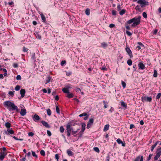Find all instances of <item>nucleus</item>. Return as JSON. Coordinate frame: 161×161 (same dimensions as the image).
<instances>
[{
	"mask_svg": "<svg viewBox=\"0 0 161 161\" xmlns=\"http://www.w3.org/2000/svg\"><path fill=\"white\" fill-rule=\"evenodd\" d=\"M92 125L88 123L87 125V128H89Z\"/></svg>",
	"mask_w": 161,
	"mask_h": 161,
	"instance_id": "obj_58",
	"label": "nucleus"
},
{
	"mask_svg": "<svg viewBox=\"0 0 161 161\" xmlns=\"http://www.w3.org/2000/svg\"><path fill=\"white\" fill-rule=\"evenodd\" d=\"M159 142L157 141V142L155 144H154L153 145L151 148V150L152 151H153V150L154 148L156 147L158 143Z\"/></svg>",
	"mask_w": 161,
	"mask_h": 161,
	"instance_id": "obj_20",
	"label": "nucleus"
},
{
	"mask_svg": "<svg viewBox=\"0 0 161 161\" xmlns=\"http://www.w3.org/2000/svg\"><path fill=\"white\" fill-rule=\"evenodd\" d=\"M152 156H153V155L152 154H149L148 157V158L147 159V161H149L151 159Z\"/></svg>",
	"mask_w": 161,
	"mask_h": 161,
	"instance_id": "obj_53",
	"label": "nucleus"
},
{
	"mask_svg": "<svg viewBox=\"0 0 161 161\" xmlns=\"http://www.w3.org/2000/svg\"><path fill=\"white\" fill-rule=\"evenodd\" d=\"M14 131L11 129H8L7 131H5V133L8 135H9L10 134H14Z\"/></svg>",
	"mask_w": 161,
	"mask_h": 161,
	"instance_id": "obj_11",
	"label": "nucleus"
},
{
	"mask_svg": "<svg viewBox=\"0 0 161 161\" xmlns=\"http://www.w3.org/2000/svg\"><path fill=\"white\" fill-rule=\"evenodd\" d=\"M66 88H67L68 89H69V88H71L72 87H71V85L70 84H67L65 86Z\"/></svg>",
	"mask_w": 161,
	"mask_h": 161,
	"instance_id": "obj_46",
	"label": "nucleus"
},
{
	"mask_svg": "<svg viewBox=\"0 0 161 161\" xmlns=\"http://www.w3.org/2000/svg\"><path fill=\"white\" fill-rule=\"evenodd\" d=\"M158 30L157 29H155L153 32V34L154 35H156L158 32Z\"/></svg>",
	"mask_w": 161,
	"mask_h": 161,
	"instance_id": "obj_61",
	"label": "nucleus"
},
{
	"mask_svg": "<svg viewBox=\"0 0 161 161\" xmlns=\"http://www.w3.org/2000/svg\"><path fill=\"white\" fill-rule=\"evenodd\" d=\"M39 14L41 16V18L42 19V21H43L44 22H45V23L46 22V18H45V16H44V15L42 14V13H40Z\"/></svg>",
	"mask_w": 161,
	"mask_h": 161,
	"instance_id": "obj_13",
	"label": "nucleus"
},
{
	"mask_svg": "<svg viewBox=\"0 0 161 161\" xmlns=\"http://www.w3.org/2000/svg\"><path fill=\"white\" fill-rule=\"evenodd\" d=\"M32 156L33 157H35L36 158H37V155L36 154L35 152H33V151H32Z\"/></svg>",
	"mask_w": 161,
	"mask_h": 161,
	"instance_id": "obj_50",
	"label": "nucleus"
},
{
	"mask_svg": "<svg viewBox=\"0 0 161 161\" xmlns=\"http://www.w3.org/2000/svg\"><path fill=\"white\" fill-rule=\"evenodd\" d=\"M94 150L96 152L99 153V150L97 147H94L93 148Z\"/></svg>",
	"mask_w": 161,
	"mask_h": 161,
	"instance_id": "obj_40",
	"label": "nucleus"
},
{
	"mask_svg": "<svg viewBox=\"0 0 161 161\" xmlns=\"http://www.w3.org/2000/svg\"><path fill=\"white\" fill-rule=\"evenodd\" d=\"M62 90V91L65 93L68 94L69 93V89L66 88V87H64L63 88Z\"/></svg>",
	"mask_w": 161,
	"mask_h": 161,
	"instance_id": "obj_16",
	"label": "nucleus"
},
{
	"mask_svg": "<svg viewBox=\"0 0 161 161\" xmlns=\"http://www.w3.org/2000/svg\"><path fill=\"white\" fill-rule=\"evenodd\" d=\"M3 72L4 73L3 74V75L5 76H6L7 74V71L6 69H5L4 68L3 69Z\"/></svg>",
	"mask_w": 161,
	"mask_h": 161,
	"instance_id": "obj_34",
	"label": "nucleus"
},
{
	"mask_svg": "<svg viewBox=\"0 0 161 161\" xmlns=\"http://www.w3.org/2000/svg\"><path fill=\"white\" fill-rule=\"evenodd\" d=\"M34 135V134L32 132H29L28 133V135L30 136H33Z\"/></svg>",
	"mask_w": 161,
	"mask_h": 161,
	"instance_id": "obj_56",
	"label": "nucleus"
},
{
	"mask_svg": "<svg viewBox=\"0 0 161 161\" xmlns=\"http://www.w3.org/2000/svg\"><path fill=\"white\" fill-rule=\"evenodd\" d=\"M55 158L57 160V161H58L59 157L58 154H55Z\"/></svg>",
	"mask_w": 161,
	"mask_h": 161,
	"instance_id": "obj_57",
	"label": "nucleus"
},
{
	"mask_svg": "<svg viewBox=\"0 0 161 161\" xmlns=\"http://www.w3.org/2000/svg\"><path fill=\"white\" fill-rule=\"evenodd\" d=\"M126 34L129 36H130L132 35V33L130 32V31H126Z\"/></svg>",
	"mask_w": 161,
	"mask_h": 161,
	"instance_id": "obj_47",
	"label": "nucleus"
},
{
	"mask_svg": "<svg viewBox=\"0 0 161 161\" xmlns=\"http://www.w3.org/2000/svg\"><path fill=\"white\" fill-rule=\"evenodd\" d=\"M114 110V108L112 107H111L110 109L109 110V111L111 113H112Z\"/></svg>",
	"mask_w": 161,
	"mask_h": 161,
	"instance_id": "obj_63",
	"label": "nucleus"
},
{
	"mask_svg": "<svg viewBox=\"0 0 161 161\" xmlns=\"http://www.w3.org/2000/svg\"><path fill=\"white\" fill-rule=\"evenodd\" d=\"M94 119H93L92 118L89 119V121L88 123L91 124L92 125V124L94 122Z\"/></svg>",
	"mask_w": 161,
	"mask_h": 161,
	"instance_id": "obj_27",
	"label": "nucleus"
},
{
	"mask_svg": "<svg viewBox=\"0 0 161 161\" xmlns=\"http://www.w3.org/2000/svg\"><path fill=\"white\" fill-rule=\"evenodd\" d=\"M72 74V73L71 72H66V75L67 76H69Z\"/></svg>",
	"mask_w": 161,
	"mask_h": 161,
	"instance_id": "obj_59",
	"label": "nucleus"
},
{
	"mask_svg": "<svg viewBox=\"0 0 161 161\" xmlns=\"http://www.w3.org/2000/svg\"><path fill=\"white\" fill-rule=\"evenodd\" d=\"M141 18V16H138L129 20L127 21V23L128 24H130L133 23L132 26L135 27L140 24Z\"/></svg>",
	"mask_w": 161,
	"mask_h": 161,
	"instance_id": "obj_2",
	"label": "nucleus"
},
{
	"mask_svg": "<svg viewBox=\"0 0 161 161\" xmlns=\"http://www.w3.org/2000/svg\"><path fill=\"white\" fill-rule=\"evenodd\" d=\"M87 115V114L86 113H83L80 115H79V116L80 117H82L83 116H86Z\"/></svg>",
	"mask_w": 161,
	"mask_h": 161,
	"instance_id": "obj_41",
	"label": "nucleus"
},
{
	"mask_svg": "<svg viewBox=\"0 0 161 161\" xmlns=\"http://www.w3.org/2000/svg\"><path fill=\"white\" fill-rule=\"evenodd\" d=\"M112 14L113 15H115L116 14V11L115 10H113L112 11Z\"/></svg>",
	"mask_w": 161,
	"mask_h": 161,
	"instance_id": "obj_54",
	"label": "nucleus"
},
{
	"mask_svg": "<svg viewBox=\"0 0 161 161\" xmlns=\"http://www.w3.org/2000/svg\"><path fill=\"white\" fill-rule=\"evenodd\" d=\"M125 9H123L119 12V14L120 15H123L125 14Z\"/></svg>",
	"mask_w": 161,
	"mask_h": 161,
	"instance_id": "obj_25",
	"label": "nucleus"
},
{
	"mask_svg": "<svg viewBox=\"0 0 161 161\" xmlns=\"http://www.w3.org/2000/svg\"><path fill=\"white\" fill-rule=\"evenodd\" d=\"M32 117L33 120L36 122H37L41 119V118L36 114H34Z\"/></svg>",
	"mask_w": 161,
	"mask_h": 161,
	"instance_id": "obj_7",
	"label": "nucleus"
},
{
	"mask_svg": "<svg viewBox=\"0 0 161 161\" xmlns=\"http://www.w3.org/2000/svg\"><path fill=\"white\" fill-rule=\"evenodd\" d=\"M72 129L71 127V125L69 124H68L66 125V129L67 136H70L71 131H72Z\"/></svg>",
	"mask_w": 161,
	"mask_h": 161,
	"instance_id": "obj_5",
	"label": "nucleus"
},
{
	"mask_svg": "<svg viewBox=\"0 0 161 161\" xmlns=\"http://www.w3.org/2000/svg\"><path fill=\"white\" fill-rule=\"evenodd\" d=\"M137 3L141 5L142 7H144L145 5H148V2L144 0H139L137 2Z\"/></svg>",
	"mask_w": 161,
	"mask_h": 161,
	"instance_id": "obj_3",
	"label": "nucleus"
},
{
	"mask_svg": "<svg viewBox=\"0 0 161 161\" xmlns=\"http://www.w3.org/2000/svg\"><path fill=\"white\" fill-rule=\"evenodd\" d=\"M85 13L87 15H89L90 14V10L89 8H87L85 11Z\"/></svg>",
	"mask_w": 161,
	"mask_h": 161,
	"instance_id": "obj_26",
	"label": "nucleus"
},
{
	"mask_svg": "<svg viewBox=\"0 0 161 161\" xmlns=\"http://www.w3.org/2000/svg\"><path fill=\"white\" fill-rule=\"evenodd\" d=\"M5 126L7 128H9L11 126V124L9 122H7L5 124Z\"/></svg>",
	"mask_w": 161,
	"mask_h": 161,
	"instance_id": "obj_22",
	"label": "nucleus"
},
{
	"mask_svg": "<svg viewBox=\"0 0 161 161\" xmlns=\"http://www.w3.org/2000/svg\"><path fill=\"white\" fill-rule=\"evenodd\" d=\"M122 86L124 88H125L126 86V84L125 82L123 81H122L121 82Z\"/></svg>",
	"mask_w": 161,
	"mask_h": 161,
	"instance_id": "obj_39",
	"label": "nucleus"
},
{
	"mask_svg": "<svg viewBox=\"0 0 161 161\" xmlns=\"http://www.w3.org/2000/svg\"><path fill=\"white\" fill-rule=\"evenodd\" d=\"M25 91L24 89H21L20 91V93L22 97H23L25 95Z\"/></svg>",
	"mask_w": 161,
	"mask_h": 161,
	"instance_id": "obj_15",
	"label": "nucleus"
},
{
	"mask_svg": "<svg viewBox=\"0 0 161 161\" xmlns=\"http://www.w3.org/2000/svg\"><path fill=\"white\" fill-rule=\"evenodd\" d=\"M47 113L48 115L50 116L51 114V111L50 109L48 108L47 110Z\"/></svg>",
	"mask_w": 161,
	"mask_h": 161,
	"instance_id": "obj_29",
	"label": "nucleus"
},
{
	"mask_svg": "<svg viewBox=\"0 0 161 161\" xmlns=\"http://www.w3.org/2000/svg\"><path fill=\"white\" fill-rule=\"evenodd\" d=\"M114 26H115V25L114 24H110L109 25V27L110 28H113L114 27Z\"/></svg>",
	"mask_w": 161,
	"mask_h": 161,
	"instance_id": "obj_60",
	"label": "nucleus"
},
{
	"mask_svg": "<svg viewBox=\"0 0 161 161\" xmlns=\"http://www.w3.org/2000/svg\"><path fill=\"white\" fill-rule=\"evenodd\" d=\"M47 135L49 136L51 135V132L49 130H47Z\"/></svg>",
	"mask_w": 161,
	"mask_h": 161,
	"instance_id": "obj_62",
	"label": "nucleus"
},
{
	"mask_svg": "<svg viewBox=\"0 0 161 161\" xmlns=\"http://www.w3.org/2000/svg\"><path fill=\"white\" fill-rule=\"evenodd\" d=\"M67 97L68 98H70L74 97V94L73 93H68L67 95Z\"/></svg>",
	"mask_w": 161,
	"mask_h": 161,
	"instance_id": "obj_21",
	"label": "nucleus"
},
{
	"mask_svg": "<svg viewBox=\"0 0 161 161\" xmlns=\"http://www.w3.org/2000/svg\"><path fill=\"white\" fill-rule=\"evenodd\" d=\"M26 113V111L25 109H21V110L20 111V115L22 116H24L25 115Z\"/></svg>",
	"mask_w": 161,
	"mask_h": 161,
	"instance_id": "obj_12",
	"label": "nucleus"
},
{
	"mask_svg": "<svg viewBox=\"0 0 161 161\" xmlns=\"http://www.w3.org/2000/svg\"><path fill=\"white\" fill-rule=\"evenodd\" d=\"M3 154H4L3 155H0V159L1 160H2L5 157V153H4V152H3Z\"/></svg>",
	"mask_w": 161,
	"mask_h": 161,
	"instance_id": "obj_33",
	"label": "nucleus"
},
{
	"mask_svg": "<svg viewBox=\"0 0 161 161\" xmlns=\"http://www.w3.org/2000/svg\"><path fill=\"white\" fill-rule=\"evenodd\" d=\"M108 46L107 44L105 42H102L101 43V47L104 48L107 47Z\"/></svg>",
	"mask_w": 161,
	"mask_h": 161,
	"instance_id": "obj_19",
	"label": "nucleus"
},
{
	"mask_svg": "<svg viewBox=\"0 0 161 161\" xmlns=\"http://www.w3.org/2000/svg\"><path fill=\"white\" fill-rule=\"evenodd\" d=\"M127 64L129 65H131L132 64V61L131 59H129L127 61Z\"/></svg>",
	"mask_w": 161,
	"mask_h": 161,
	"instance_id": "obj_30",
	"label": "nucleus"
},
{
	"mask_svg": "<svg viewBox=\"0 0 161 161\" xmlns=\"http://www.w3.org/2000/svg\"><path fill=\"white\" fill-rule=\"evenodd\" d=\"M143 156H138L134 159V161H143Z\"/></svg>",
	"mask_w": 161,
	"mask_h": 161,
	"instance_id": "obj_9",
	"label": "nucleus"
},
{
	"mask_svg": "<svg viewBox=\"0 0 161 161\" xmlns=\"http://www.w3.org/2000/svg\"><path fill=\"white\" fill-rule=\"evenodd\" d=\"M13 66L14 68H17L18 66V64L16 63H14L13 64Z\"/></svg>",
	"mask_w": 161,
	"mask_h": 161,
	"instance_id": "obj_44",
	"label": "nucleus"
},
{
	"mask_svg": "<svg viewBox=\"0 0 161 161\" xmlns=\"http://www.w3.org/2000/svg\"><path fill=\"white\" fill-rule=\"evenodd\" d=\"M121 106H122L124 107H127V105L126 103H125L124 102L122 101L121 102Z\"/></svg>",
	"mask_w": 161,
	"mask_h": 161,
	"instance_id": "obj_32",
	"label": "nucleus"
},
{
	"mask_svg": "<svg viewBox=\"0 0 161 161\" xmlns=\"http://www.w3.org/2000/svg\"><path fill=\"white\" fill-rule=\"evenodd\" d=\"M121 9V5L120 4H118L117 5V10L119 11Z\"/></svg>",
	"mask_w": 161,
	"mask_h": 161,
	"instance_id": "obj_52",
	"label": "nucleus"
},
{
	"mask_svg": "<svg viewBox=\"0 0 161 161\" xmlns=\"http://www.w3.org/2000/svg\"><path fill=\"white\" fill-rule=\"evenodd\" d=\"M67 153L69 156H72L73 154V153L69 149L67 150Z\"/></svg>",
	"mask_w": 161,
	"mask_h": 161,
	"instance_id": "obj_17",
	"label": "nucleus"
},
{
	"mask_svg": "<svg viewBox=\"0 0 161 161\" xmlns=\"http://www.w3.org/2000/svg\"><path fill=\"white\" fill-rule=\"evenodd\" d=\"M125 50L130 56V58H132L133 57V55L132 52L130 48L129 47H126L125 48Z\"/></svg>",
	"mask_w": 161,
	"mask_h": 161,
	"instance_id": "obj_8",
	"label": "nucleus"
},
{
	"mask_svg": "<svg viewBox=\"0 0 161 161\" xmlns=\"http://www.w3.org/2000/svg\"><path fill=\"white\" fill-rule=\"evenodd\" d=\"M137 44L139 45V46H140L141 47H144L143 45L141 42H138Z\"/></svg>",
	"mask_w": 161,
	"mask_h": 161,
	"instance_id": "obj_64",
	"label": "nucleus"
},
{
	"mask_svg": "<svg viewBox=\"0 0 161 161\" xmlns=\"http://www.w3.org/2000/svg\"><path fill=\"white\" fill-rule=\"evenodd\" d=\"M35 35L36 36V38L39 39H40L41 38V35L39 33L37 32L36 33Z\"/></svg>",
	"mask_w": 161,
	"mask_h": 161,
	"instance_id": "obj_24",
	"label": "nucleus"
},
{
	"mask_svg": "<svg viewBox=\"0 0 161 161\" xmlns=\"http://www.w3.org/2000/svg\"><path fill=\"white\" fill-rule=\"evenodd\" d=\"M20 86L19 85H17L15 87V90L16 91H19L20 89Z\"/></svg>",
	"mask_w": 161,
	"mask_h": 161,
	"instance_id": "obj_36",
	"label": "nucleus"
},
{
	"mask_svg": "<svg viewBox=\"0 0 161 161\" xmlns=\"http://www.w3.org/2000/svg\"><path fill=\"white\" fill-rule=\"evenodd\" d=\"M40 153L42 156H44L45 155V152L43 150H42L40 151Z\"/></svg>",
	"mask_w": 161,
	"mask_h": 161,
	"instance_id": "obj_31",
	"label": "nucleus"
},
{
	"mask_svg": "<svg viewBox=\"0 0 161 161\" xmlns=\"http://www.w3.org/2000/svg\"><path fill=\"white\" fill-rule=\"evenodd\" d=\"M66 62L65 60L62 61L61 63V66H63L64 64H65Z\"/></svg>",
	"mask_w": 161,
	"mask_h": 161,
	"instance_id": "obj_51",
	"label": "nucleus"
},
{
	"mask_svg": "<svg viewBox=\"0 0 161 161\" xmlns=\"http://www.w3.org/2000/svg\"><path fill=\"white\" fill-rule=\"evenodd\" d=\"M51 78L52 77L50 76H48V77H47L46 79V84L49 82L50 81Z\"/></svg>",
	"mask_w": 161,
	"mask_h": 161,
	"instance_id": "obj_23",
	"label": "nucleus"
},
{
	"mask_svg": "<svg viewBox=\"0 0 161 161\" xmlns=\"http://www.w3.org/2000/svg\"><path fill=\"white\" fill-rule=\"evenodd\" d=\"M41 123L44 126L46 127L49 128L50 127V126L48 125V124L45 121H41Z\"/></svg>",
	"mask_w": 161,
	"mask_h": 161,
	"instance_id": "obj_14",
	"label": "nucleus"
},
{
	"mask_svg": "<svg viewBox=\"0 0 161 161\" xmlns=\"http://www.w3.org/2000/svg\"><path fill=\"white\" fill-rule=\"evenodd\" d=\"M116 141L119 144H120L122 142V141L119 138Z\"/></svg>",
	"mask_w": 161,
	"mask_h": 161,
	"instance_id": "obj_43",
	"label": "nucleus"
},
{
	"mask_svg": "<svg viewBox=\"0 0 161 161\" xmlns=\"http://www.w3.org/2000/svg\"><path fill=\"white\" fill-rule=\"evenodd\" d=\"M103 104H104V108H106L108 107V105L106 104L108 103L107 102H106L105 101H103Z\"/></svg>",
	"mask_w": 161,
	"mask_h": 161,
	"instance_id": "obj_35",
	"label": "nucleus"
},
{
	"mask_svg": "<svg viewBox=\"0 0 161 161\" xmlns=\"http://www.w3.org/2000/svg\"><path fill=\"white\" fill-rule=\"evenodd\" d=\"M64 129L63 126H61L60 128V131L61 132L63 133L64 131Z\"/></svg>",
	"mask_w": 161,
	"mask_h": 161,
	"instance_id": "obj_37",
	"label": "nucleus"
},
{
	"mask_svg": "<svg viewBox=\"0 0 161 161\" xmlns=\"http://www.w3.org/2000/svg\"><path fill=\"white\" fill-rule=\"evenodd\" d=\"M28 49L26 48L25 47H23V51L24 52H27Z\"/></svg>",
	"mask_w": 161,
	"mask_h": 161,
	"instance_id": "obj_48",
	"label": "nucleus"
},
{
	"mask_svg": "<svg viewBox=\"0 0 161 161\" xmlns=\"http://www.w3.org/2000/svg\"><path fill=\"white\" fill-rule=\"evenodd\" d=\"M21 77L20 75H17L16 77V79L17 80H21Z\"/></svg>",
	"mask_w": 161,
	"mask_h": 161,
	"instance_id": "obj_55",
	"label": "nucleus"
},
{
	"mask_svg": "<svg viewBox=\"0 0 161 161\" xmlns=\"http://www.w3.org/2000/svg\"><path fill=\"white\" fill-rule=\"evenodd\" d=\"M109 125L108 124L105 125L103 128V131H105L108 130L109 129Z\"/></svg>",
	"mask_w": 161,
	"mask_h": 161,
	"instance_id": "obj_18",
	"label": "nucleus"
},
{
	"mask_svg": "<svg viewBox=\"0 0 161 161\" xmlns=\"http://www.w3.org/2000/svg\"><path fill=\"white\" fill-rule=\"evenodd\" d=\"M161 96V93H158L156 96V98L158 99Z\"/></svg>",
	"mask_w": 161,
	"mask_h": 161,
	"instance_id": "obj_49",
	"label": "nucleus"
},
{
	"mask_svg": "<svg viewBox=\"0 0 161 161\" xmlns=\"http://www.w3.org/2000/svg\"><path fill=\"white\" fill-rule=\"evenodd\" d=\"M161 155V150H157L156 152V154L154 157V160H157Z\"/></svg>",
	"mask_w": 161,
	"mask_h": 161,
	"instance_id": "obj_6",
	"label": "nucleus"
},
{
	"mask_svg": "<svg viewBox=\"0 0 161 161\" xmlns=\"http://www.w3.org/2000/svg\"><path fill=\"white\" fill-rule=\"evenodd\" d=\"M142 16L145 18H146L147 17V14L145 12H143L142 13Z\"/></svg>",
	"mask_w": 161,
	"mask_h": 161,
	"instance_id": "obj_45",
	"label": "nucleus"
},
{
	"mask_svg": "<svg viewBox=\"0 0 161 161\" xmlns=\"http://www.w3.org/2000/svg\"><path fill=\"white\" fill-rule=\"evenodd\" d=\"M154 74L153 75V76L154 77H157V75H158V73H157V70L155 69H154Z\"/></svg>",
	"mask_w": 161,
	"mask_h": 161,
	"instance_id": "obj_28",
	"label": "nucleus"
},
{
	"mask_svg": "<svg viewBox=\"0 0 161 161\" xmlns=\"http://www.w3.org/2000/svg\"><path fill=\"white\" fill-rule=\"evenodd\" d=\"M3 105L9 111H12L16 110L17 112L19 111L17 107L15 105L14 103L10 101H7L4 102L3 103Z\"/></svg>",
	"mask_w": 161,
	"mask_h": 161,
	"instance_id": "obj_1",
	"label": "nucleus"
},
{
	"mask_svg": "<svg viewBox=\"0 0 161 161\" xmlns=\"http://www.w3.org/2000/svg\"><path fill=\"white\" fill-rule=\"evenodd\" d=\"M142 100L143 102H151L152 100V97L147 96H143L142 97Z\"/></svg>",
	"mask_w": 161,
	"mask_h": 161,
	"instance_id": "obj_4",
	"label": "nucleus"
},
{
	"mask_svg": "<svg viewBox=\"0 0 161 161\" xmlns=\"http://www.w3.org/2000/svg\"><path fill=\"white\" fill-rule=\"evenodd\" d=\"M139 69H143L145 68V66L143 63L140 62L138 65Z\"/></svg>",
	"mask_w": 161,
	"mask_h": 161,
	"instance_id": "obj_10",
	"label": "nucleus"
},
{
	"mask_svg": "<svg viewBox=\"0 0 161 161\" xmlns=\"http://www.w3.org/2000/svg\"><path fill=\"white\" fill-rule=\"evenodd\" d=\"M14 91L12 92V91H9L8 92V94L11 96H13L14 95Z\"/></svg>",
	"mask_w": 161,
	"mask_h": 161,
	"instance_id": "obj_42",
	"label": "nucleus"
},
{
	"mask_svg": "<svg viewBox=\"0 0 161 161\" xmlns=\"http://www.w3.org/2000/svg\"><path fill=\"white\" fill-rule=\"evenodd\" d=\"M56 111L57 113L58 114H59L60 113V110L59 108L57 106H56Z\"/></svg>",
	"mask_w": 161,
	"mask_h": 161,
	"instance_id": "obj_38",
	"label": "nucleus"
}]
</instances>
